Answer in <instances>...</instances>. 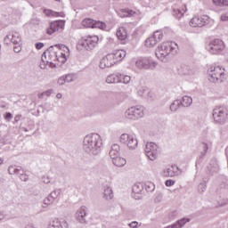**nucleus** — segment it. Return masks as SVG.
I'll return each mask as SVG.
<instances>
[{
    "instance_id": "f257e3e1",
    "label": "nucleus",
    "mask_w": 228,
    "mask_h": 228,
    "mask_svg": "<svg viewBox=\"0 0 228 228\" xmlns=\"http://www.w3.org/2000/svg\"><path fill=\"white\" fill-rule=\"evenodd\" d=\"M102 149V138L99 134H91L84 137L83 150L89 156H98Z\"/></svg>"
},
{
    "instance_id": "f03ea898",
    "label": "nucleus",
    "mask_w": 228,
    "mask_h": 228,
    "mask_svg": "<svg viewBox=\"0 0 228 228\" xmlns=\"http://www.w3.org/2000/svg\"><path fill=\"white\" fill-rule=\"evenodd\" d=\"M179 51V45L175 42H164L158 46V49L155 53L158 60L160 61H167V56L169 54H177Z\"/></svg>"
},
{
    "instance_id": "7ed1b4c3",
    "label": "nucleus",
    "mask_w": 228,
    "mask_h": 228,
    "mask_svg": "<svg viewBox=\"0 0 228 228\" xmlns=\"http://www.w3.org/2000/svg\"><path fill=\"white\" fill-rule=\"evenodd\" d=\"M126 58V51L117 50L112 53H108L100 61V69H110L118 61H122Z\"/></svg>"
},
{
    "instance_id": "20e7f679",
    "label": "nucleus",
    "mask_w": 228,
    "mask_h": 228,
    "mask_svg": "<svg viewBox=\"0 0 228 228\" xmlns=\"http://www.w3.org/2000/svg\"><path fill=\"white\" fill-rule=\"evenodd\" d=\"M208 81L211 83H217V81L222 83L225 79V69L222 66H211L208 69Z\"/></svg>"
},
{
    "instance_id": "39448f33",
    "label": "nucleus",
    "mask_w": 228,
    "mask_h": 228,
    "mask_svg": "<svg viewBox=\"0 0 228 228\" xmlns=\"http://www.w3.org/2000/svg\"><path fill=\"white\" fill-rule=\"evenodd\" d=\"M145 109L140 105L132 106L125 111V118L127 120H138L144 115Z\"/></svg>"
},
{
    "instance_id": "423d86ee",
    "label": "nucleus",
    "mask_w": 228,
    "mask_h": 228,
    "mask_svg": "<svg viewBox=\"0 0 228 228\" xmlns=\"http://www.w3.org/2000/svg\"><path fill=\"white\" fill-rule=\"evenodd\" d=\"M41 61L47 65L49 63L50 67L54 65V61H58V51L56 47L50 46L41 56Z\"/></svg>"
},
{
    "instance_id": "0eeeda50",
    "label": "nucleus",
    "mask_w": 228,
    "mask_h": 228,
    "mask_svg": "<svg viewBox=\"0 0 228 228\" xmlns=\"http://www.w3.org/2000/svg\"><path fill=\"white\" fill-rule=\"evenodd\" d=\"M212 117L216 124L224 125L227 122L228 111L224 107H217L213 110Z\"/></svg>"
},
{
    "instance_id": "6e6552de",
    "label": "nucleus",
    "mask_w": 228,
    "mask_h": 228,
    "mask_svg": "<svg viewBox=\"0 0 228 228\" xmlns=\"http://www.w3.org/2000/svg\"><path fill=\"white\" fill-rule=\"evenodd\" d=\"M120 143L126 145L130 151H134L138 147V140L132 134H122L119 137Z\"/></svg>"
},
{
    "instance_id": "1a4fd4ad",
    "label": "nucleus",
    "mask_w": 228,
    "mask_h": 228,
    "mask_svg": "<svg viewBox=\"0 0 228 228\" xmlns=\"http://www.w3.org/2000/svg\"><path fill=\"white\" fill-rule=\"evenodd\" d=\"M207 49L211 54H220L225 49V45L221 39H213L207 46Z\"/></svg>"
},
{
    "instance_id": "9d476101",
    "label": "nucleus",
    "mask_w": 228,
    "mask_h": 228,
    "mask_svg": "<svg viewBox=\"0 0 228 228\" xmlns=\"http://www.w3.org/2000/svg\"><path fill=\"white\" fill-rule=\"evenodd\" d=\"M208 24H209V16L208 15L195 16L189 22L191 28H204Z\"/></svg>"
},
{
    "instance_id": "9b49d317",
    "label": "nucleus",
    "mask_w": 228,
    "mask_h": 228,
    "mask_svg": "<svg viewBox=\"0 0 228 228\" xmlns=\"http://www.w3.org/2000/svg\"><path fill=\"white\" fill-rule=\"evenodd\" d=\"M4 44L7 45L9 44H13L14 45H21L22 38L20 37V34L17 31L9 32L6 37L4 38Z\"/></svg>"
},
{
    "instance_id": "f8f14e48",
    "label": "nucleus",
    "mask_w": 228,
    "mask_h": 228,
    "mask_svg": "<svg viewBox=\"0 0 228 228\" xmlns=\"http://www.w3.org/2000/svg\"><path fill=\"white\" fill-rule=\"evenodd\" d=\"M158 145L154 142H147L145 148V154L151 161H154L158 159V154L159 151H158Z\"/></svg>"
},
{
    "instance_id": "ddd939ff",
    "label": "nucleus",
    "mask_w": 228,
    "mask_h": 228,
    "mask_svg": "<svg viewBox=\"0 0 228 228\" xmlns=\"http://www.w3.org/2000/svg\"><path fill=\"white\" fill-rule=\"evenodd\" d=\"M157 66H158V63L147 58L138 59L135 61V67H137V69H156Z\"/></svg>"
},
{
    "instance_id": "4468645a",
    "label": "nucleus",
    "mask_w": 228,
    "mask_h": 228,
    "mask_svg": "<svg viewBox=\"0 0 228 228\" xmlns=\"http://www.w3.org/2000/svg\"><path fill=\"white\" fill-rule=\"evenodd\" d=\"M99 42V37L97 36H88L86 37L82 45L86 49V51H92L93 49H95V45H97V43Z\"/></svg>"
},
{
    "instance_id": "2eb2a0df",
    "label": "nucleus",
    "mask_w": 228,
    "mask_h": 228,
    "mask_svg": "<svg viewBox=\"0 0 228 228\" xmlns=\"http://www.w3.org/2000/svg\"><path fill=\"white\" fill-rule=\"evenodd\" d=\"M181 175V169L177 165H172L163 169L162 176L163 177H177Z\"/></svg>"
},
{
    "instance_id": "dca6fc26",
    "label": "nucleus",
    "mask_w": 228,
    "mask_h": 228,
    "mask_svg": "<svg viewBox=\"0 0 228 228\" xmlns=\"http://www.w3.org/2000/svg\"><path fill=\"white\" fill-rule=\"evenodd\" d=\"M65 28V21L64 20H56L50 23L49 28L46 30L47 35H53L56 33V31H61Z\"/></svg>"
},
{
    "instance_id": "f3484780",
    "label": "nucleus",
    "mask_w": 228,
    "mask_h": 228,
    "mask_svg": "<svg viewBox=\"0 0 228 228\" xmlns=\"http://www.w3.org/2000/svg\"><path fill=\"white\" fill-rule=\"evenodd\" d=\"M88 215V208L86 206L80 207L75 214V218L79 224H86V216Z\"/></svg>"
},
{
    "instance_id": "a211bd4d",
    "label": "nucleus",
    "mask_w": 228,
    "mask_h": 228,
    "mask_svg": "<svg viewBox=\"0 0 228 228\" xmlns=\"http://www.w3.org/2000/svg\"><path fill=\"white\" fill-rule=\"evenodd\" d=\"M49 228H69L65 219H54L50 223Z\"/></svg>"
},
{
    "instance_id": "6ab92c4d",
    "label": "nucleus",
    "mask_w": 228,
    "mask_h": 228,
    "mask_svg": "<svg viewBox=\"0 0 228 228\" xmlns=\"http://www.w3.org/2000/svg\"><path fill=\"white\" fill-rule=\"evenodd\" d=\"M132 197L138 200L142 199V191H143V186L142 184H134L132 188Z\"/></svg>"
},
{
    "instance_id": "aec40b11",
    "label": "nucleus",
    "mask_w": 228,
    "mask_h": 228,
    "mask_svg": "<svg viewBox=\"0 0 228 228\" xmlns=\"http://www.w3.org/2000/svg\"><path fill=\"white\" fill-rule=\"evenodd\" d=\"M186 5H182L181 8L177 6L173 7V15L175 19H183L184 17V13H186Z\"/></svg>"
},
{
    "instance_id": "412c9836",
    "label": "nucleus",
    "mask_w": 228,
    "mask_h": 228,
    "mask_svg": "<svg viewBox=\"0 0 228 228\" xmlns=\"http://www.w3.org/2000/svg\"><path fill=\"white\" fill-rule=\"evenodd\" d=\"M120 156V145L115 143L110 147V157L112 159L118 158Z\"/></svg>"
},
{
    "instance_id": "4be33fe9",
    "label": "nucleus",
    "mask_w": 228,
    "mask_h": 228,
    "mask_svg": "<svg viewBox=\"0 0 228 228\" xmlns=\"http://www.w3.org/2000/svg\"><path fill=\"white\" fill-rule=\"evenodd\" d=\"M103 199L105 200H111L113 199V189L109 185H105L103 188Z\"/></svg>"
},
{
    "instance_id": "5701e85b",
    "label": "nucleus",
    "mask_w": 228,
    "mask_h": 228,
    "mask_svg": "<svg viewBox=\"0 0 228 228\" xmlns=\"http://www.w3.org/2000/svg\"><path fill=\"white\" fill-rule=\"evenodd\" d=\"M44 13H45L47 17H65V12H58L49 9H45Z\"/></svg>"
},
{
    "instance_id": "b1692460",
    "label": "nucleus",
    "mask_w": 228,
    "mask_h": 228,
    "mask_svg": "<svg viewBox=\"0 0 228 228\" xmlns=\"http://www.w3.org/2000/svg\"><path fill=\"white\" fill-rule=\"evenodd\" d=\"M192 103H193V99L186 95L182 98V101H180V104L181 106H183V108H189V106H191Z\"/></svg>"
},
{
    "instance_id": "393cba45",
    "label": "nucleus",
    "mask_w": 228,
    "mask_h": 228,
    "mask_svg": "<svg viewBox=\"0 0 228 228\" xmlns=\"http://www.w3.org/2000/svg\"><path fill=\"white\" fill-rule=\"evenodd\" d=\"M106 83L109 85L113 83H119V73L109 75L106 78Z\"/></svg>"
},
{
    "instance_id": "a878e982",
    "label": "nucleus",
    "mask_w": 228,
    "mask_h": 228,
    "mask_svg": "<svg viewBox=\"0 0 228 228\" xmlns=\"http://www.w3.org/2000/svg\"><path fill=\"white\" fill-rule=\"evenodd\" d=\"M54 47H55V49H58L57 54L58 53H62V54L68 53V56H70V50L65 45H55ZM65 49H66L67 53L65 52Z\"/></svg>"
},
{
    "instance_id": "bb28decb",
    "label": "nucleus",
    "mask_w": 228,
    "mask_h": 228,
    "mask_svg": "<svg viewBox=\"0 0 228 228\" xmlns=\"http://www.w3.org/2000/svg\"><path fill=\"white\" fill-rule=\"evenodd\" d=\"M116 35L118 40H126V38H127V31H126V28L124 27L119 28Z\"/></svg>"
},
{
    "instance_id": "cd10ccee",
    "label": "nucleus",
    "mask_w": 228,
    "mask_h": 228,
    "mask_svg": "<svg viewBox=\"0 0 228 228\" xmlns=\"http://www.w3.org/2000/svg\"><path fill=\"white\" fill-rule=\"evenodd\" d=\"M137 12L131 10V9H122L119 12V17H134V15H136Z\"/></svg>"
},
{
    "instance_id": "c85d7f7f",
    "label": "nucleus",
    "mask_w": 228,
    "mask_h": 228,
    "mask_svg": "<svg viewBox=\"0 0 228 228\" xmlns=\"http://www.w3.org/2000/svg\"><path fill=\"white\" fill-rule=\"evenodd\" d=\"M112 163H113V165H115V167H124V165H126V159L118 156V157L112 159Z\"/></svg>"
},
{
    "instance_id": "c756f323",
    "label": "nucleus",
    "mask_w": 228,
    "mask_h": 228,
    "mask_svg": "<svg viewBox=\"0 0 228 228\" xmlns=\"http://www.w3.org/2000/svg\"><path fill=\"white\" fill-rule=\"evenodd\" d=\"M119 83H123V85H129V83H131V76L119 73Z\"/></svg>"
},
{
    "instance_id": "7c9ffc66",
    "label": "nucleus",
    "mask_w": 228,
    "mask_h": 228,
    "mask_svg": "<svg viewBox=\"0 0 228 228\" xmlns=\"http://www.w3.org/2000/svg\"><path fill=\"white\" fill-rule=\"evenodd\" d=\"M200 149H201L200 154V159H202L208 154V151L209 149V146L206 142H202L200 145Z\"/></svg>"
},
{
    "instance_id": "2f4dec72",
    "label": "nucleus",
    "mask_w": 228,
    "mask_h": 228,
    "mask_svg": "<svg viewBox=\"0 0 228 228\" xmlns=\"http://www.w3.org/2000/svg\"><path fill=\"white\" fill-rule=\"evenodd\" d=\"M94 22L95 20H94L93 19L86 18L81 22V25L84 28H94Z\"/></svg>"
},
{
    "instance_id": "473e14b6",
    "label": "nucleus",
    "mask_w": 228,
    "mask_h": 228,
    "mask_svg": "<svg viewBox=\"0 0 228 228\" xmlns=\"http://www.w3.org/2000/svg\"><path fill=\"white\" fill-rule=\"evenodd\" d=\"M159 41H157L155 39V37H153V36H151V37H149L148 39L145 40V45L146 47H154V45H156V44H158Z\"/></svg>"
},
{
    "instance_id": "72a5a7b5",
    "label": "nucleus",
    "mask_w": 228,
    "mask_h": 228,
    "mask_svg": "<svg viewBox=\"0 0 228 228\" xmlns=\"http://www.w3.org/2000/svg\"><path fill=\"white\" fill-rule=\"evenodd\" d=\"M180 106H181V100H175L171 103L170 110L173 112L177 111Z\"/></svg>"
},
{
    "instance_id": "f704fd0d",
    "label": "nucleus",
    "mask_w": 228,
    "mask_h": 228,
    "mask_svg": "<svg viewBox=\"0 0 228 228\" xmlns=\"http://www.w3.org/2000/svg\"><path fill=\"white\" fill-rule=\"evenodd\" d=\"M9 174H16V175H20L24 170H22L20 167H10L9 169Z\"/></svg>"
},
{
    "instance_id": "c9c22d12",
    "label": "nucleus",
    "mask_w": 228,
    "mask_h": 228,
    "mask_svg": "<svg viewBox=\"0 0 228 228\" xmlns=\"http://www.w3.org/2000/svg\"><path fill=\"white\" fill-rule=\"evenodd\" d=\"M188 222H190V218H183V219L178 220L174 224L176 225V228H183V227H184V224H188Z\"/></svg>"
},
{
    "instance_id": "e433bc0d",
    "label": "nucleus",
    "mask_w": 228,
    "mask_h": 228,
    "mask_svg": "<svg viewBox=\"0 0 228 228\" xmlns=\"http://www.w3.org/2000/svg\"><path fill=\"white\" fill-rule=\"evenodd\" d=\"M65 53H59L61 54L59 57H58V61L59 63H65L67 61V58H69V53H67V48H65Z\"/></svg>"
},
{
    "instance_id": "4c0bfd02",
    "label": "nucleus",
    "mask_w": 228,
    "mask_h": 228,
    "mask_svg": "<svg viewBox=\"0 0 228 228\" xmlns=\"http://www.w3.org/2000/svg\"><path fill=\"white\" fill-rule=\"evenodd\" d=\"M53 202H54V200L49 195L48 197H46L44 200L43 202V208H47V206H51V204H53Z\"/></svg>"
},
{
    "instance_id": "58836bf2",
    "label": "nucleus",
    "mask_w": 228,
    "mask_h": 228,
    "mask_svg": "<svg viewBox=\"0 0 228 228\" xmlns=\"http://www.w3.org/2000/svg\"><path fill=\"white\" fill-rule=\"evenodd\" d=\"M180 72L182 76H190V74H191V69H190V67L188 66H183L181 68Z\"/></svg>"
},
{
    "instance_id": "ea45409f",
    "label": "nucleus",
    "mask_w": 228,
    "mask_h": 228,
    "mask_svg": "<svg viewBox=\"0 0 228 228\" xmlns=\"http://www.w3.org/2000/svg\"><path fill=\"white\" fill-rule=\"evenodd\" d=\"M94 28H97L98 29H106V23L102 22V21H97V20H94Z\"/></svg>"
},
{
    "instance_id": "a19ab883",
    "label": "nucleus",
    "mask_w": 228,
    "mask_h": 228,
    "mask_svg": "<svg viewBox=\"0 0 228 228\" xmlns=\"http://www.w3.org/2000/svg\"><path fill=\"white\" fill-rule=\"evenodd\" d=\"M216 6H228V0H213Z\"/></svg>"
},
{
    "instance_id": "79ce46f5",
    "label": "nucleus",
    "mask_w": 228,
    "mask_h": 228,
    "mask_svg": "<svg viewBox=\"0 0 228 228\" xmlns=\"http://www.w3.org/2000/svg\"><path fill=\"white\" fill-rule=\"evenodd\" d=\"M151 37H155L157 42H159L161 38H163V33H161V31L159 30H157L153 33Z\"/></svg>"
},
{
    "instance_id": "37998d69",
    "label": "nucleus",
    "mask_w": 228,
    "mask_h": 228,
    "mask_svg": "<svg viewBox=\"0 0 228 228\" xmlns=\"http://www.w3.org/2000/svg\"><path fill=\"white\" fill-rule=\"evenodd\" d=\"M61 193V191L60 189H57V190L52 191L50 196L52 197V199L53 200H56V199H58V197H60Z\"/></svg>"
},
{
    "instance_id": "c03bdc74",
    "label": "nucleus",
    "mask_w": 228,
    "mask_h": 228,
    "mask_svg": "<svg viewBox=\"0 0 228 228\" xmlns=\"http://www.w3.org/2000/svg\"><path fill=\"white\" fill-rule=\"evenodd\" d=\"M64 79L66 83H72V81H76V77L72 74H68L64 76Z\"/></svg>"
},
{
    "instance_id": "a18cd8bd",
    "label": "nucleus",
    "mask_w": 228,
    "mask_h": 228,
    "mask_svg": "<svg viewBox=\"0 0 228 228\" xmlns=\"http://www.w3.org/2000/svg\"><path fill=\"white\" fill-rule=\"evenodd\" d=\"M206 188H208V185L206 184V183H200L198 185L199 193H204V191H206Z\"/></svg>"
},
{
    "instance_id": "49530a36",
    "label": "nucleus",
    "mask_w": 228,
    "mask_h": 228,
    "mask_svg": "<svg viewBox=\"0 0 228 228\" xmlns=\"http://www.w3.org/2000/svg\"><path fill=\"white\" fill-rule=\"evenodd\" d=\"M4 118L7 122H10L12 118H13V115L11 112H6L5 115L4 116Z\"/></svg>"
},
{
    "instance_id": "de8ad7c7",
    "label": "nucleus",
    "mask_w": 228,
    "mask_h": 228,
    "mask_svg": "<svg viewBox=\"0 0 228 228\" xmlns=\"http://www.w3.org/2000/svg\"><path fill=\"white\" fill-rule=\"evenodd\" d=\"M20 181H28V179H29V176H28V175L24 174V171L20 175Z\"/></svg>"
},
{
    "instance_id": "09e8293b",
    "label": "nucleus",
    "mask_w": 228,
    "mask_h": 228,
    "mask_svg": "<svg viewBox=\"0 0 228 228\" xmlns=\"http://www.w3.org/2000/svg\"><path fill=\"white\" fill-rule=\"evenodd\" d=\"M65 83H67L65 80V76H62L58 78V85L63 86V85H65Z\"/></svg>"
},
{
    "instance_id": "8fccbe9b",
    "label": "nucleus",
    "mask_w": 228,
    "mask_h": 228,
    "mask_svg": "<svg viewBox=\"0 0 228 228\" xmlns=\"http://www.w3.org/2000/svg\"><path fill=\"white\" fill-rule=\"evenodd\" d=\"M13 51L14 53H20V51H22V46H20V45H14Z\"/></svg>"
},
{
    "instance_id": "3c124183",
    "label": "nucleus",
    "mask_w": 228,
    "mask_h": 228,
    "mask_svg": "<svg viewBox=\"0 0 228 228\" xmlns=\"http://www.w3.org/2000/svg\"><path fill=\"white\" fill-rule=\"evenodd\" d=\"M165 184L167 187L174 186V184H175V181H174V180H167L165 182Z\"/></svg>"
},
{
    "instance_id": "603ef678",
    "label": "nucleus",
    "mask_w": 228,
    "mask_h": 228,
    "mask_svg": "<svg viewBox=\"0 0 228 228\" xmlns=\"http://www.w3.org/2000/svg\"><path fill=\"white\" fill-rule=\"evenodd\" d=\"M53 94V89H49L47 91L43 92V94L45 97H51V94Z\"/></svg>"
},
{
    "instance_id": "864d4df0",
    "label": "nucleus",
    "mask_w": 228,
    "mask_h": 228,
    "mask_svg": "<svg viewBox=\"0 0 228 228\" xmlns=\"http://www.w3.org/2000/svg\"><path fill=\"white\" fill-rule=\"evenodd\" d=\"M221 20L223 22H227L228 21V12L221 15Z\"/></svg>"
},
{
    "instance_id": "5fc2aeb1",
    "label": "nucleus",
    "mask_w": 228,
    "mask_h": 228,
    "mask_svg": "<svg viewBox=\"0 0 228 228\" xmlns=\"http://www.w3.org/2000/svg\"><path fill=\"white\" fill-rule=\"evenodd\" d=\"M208 170L213 174L214 172H218V166L216 164L214 167H208Z\"/></svg>"
},
{
    "instance_id": "6e6d98bb",
    "label": "nucleus",
    "mask_w": 228,
    "mask_h": 228,
    "mask_svg": "<svg viewBox=\"0 0 228 228\" xmlns=\"http://www.w3.org/2000/svg\"><path fill=\"white\" fill-rule=\"evenodd\" d=\"M43 182L45 183V184H49V183H51V178H49V176H44Z\"/></svg>"
},
{
    "instance_id": "4d7b16f0",
    "label": "nucleus",
    "mask_w": 228,
    "mask_h": 228,
    "mask_svg": "<svg viewBox=\"0 0 228 228\" xmlns=\"http://www.w3.org/2000/svg\"><path fill=\"white\" fill-rule=\"evenodd\" d=\"M44 47V43H36V49H37V51H40V49H42Z\"/></svg>"
},
{
    "instance_id": "13d9d810",
    "label": "nucleus",
    "mask_w": 228,
    "mask_h": 228,
    "mask_svg": "<svg viewBox=\"0 0 228 228\" xmlns=\"http://www.w3.org/2000/svg\"><path fill=\"white\" fill-rule=\"evenodd\" d=\"M129 227H131V228H136V227H138V222L134 221V222L130 223V224H129Z\"/></svg>"
},
{
    "instance_id": "bf43d9fd",
    "label": "nucleus",
    "mask_w": 228,
    "mask_h": 228,
    "mask_svg": "<svg viewBox=\"0 0 228 228\" xmlns=\"http://www.w3.org/2000/svg\"><path fill=\"white\" fill-rule=\"evenodd\" d=\"M20 118H22V115H16L14 118V121L17 123L19 122V120H20Z\"/></svg>"
},
{
    "instance_id": "052dcab7",
    "label": "nucleus",
    "mask_w": 228,
    "mask_h": 228,
    "mask_svg": "<svg viewBox=\"0 0 228 228\" xmlns=\"http://www.w3.org/2000/svg\"><path fill=\"white\" fill-rule=\"evenodd\" d=\"M145 92H147V90H145V89L139 90L138 94L141 95V96L145 95Z\"/></svg>"
},
{
    "instance_id": "680f3d73",
    "label": "nucleus",
    "mask_w": 228,
    "mask_h": 228,
    "mask_svg": "<svg viewBox=\"0 0 228 228\" xmlns=\"http://www.w3.org/2000/svg\"><path fill=\"white\" fill-rule=\"evenodd\" d=\"M61 97H63V95H62L61 93H58V94H56V98H57V99H61Z\"/></svg>"
},
{
    "instance_id": "e2e57ef3",
    "label": "nucleus",
    "mask_w": 228,
    "mask_h": 228,
    "mask_svg": "<svg viewBox=\"0 0 228 228\" xmlns=\"http://www.w3.org/2000/svg\"><path fill=\"white\" fill-rule=\"evenodd\" d=\"M38 99H42L43 97H45L44 93H41L37 95Z\"/></svg>"
},
{
    "instance_id": "0e129e2a",
    "label": "nucleus",
    "mask_w": 228,
    "mask_h": 228,
    "mask_svg": "<svg viewBox=\"0 0 228 228\" xmlns=\"http://www.w3.org/2000/svg\"><path fill=\"white\" fill-rule=\"evenodd\" d=\"M25 228H37V227H35V225H33V224H28Z\"/></svg>"
},
{
    "instance_id": "69168bd1",
    "label": "nucleus",
    "mask_w": 228,
    "mask_h": 228,
    "mask_svg": "<svg viewBox=\"0 0 228 228\" xmlns=\"http://www.w3.org/2000/svg\"><path fill=\"white\" fill-rule=\"evenodd\" d=\"M150 186H151L152 189H151V190H149V191H154V183H150Z\"/></svg>"
},
{
    "instance_id": "338daca9",
    "label": "nucleus",
    "mask_w": 228,
    "mask_h": 228,
    "mask_svg": "<svg viewBox=\"0 0 228 228\" xmlns=\"http://www.w3.org/2000/svg\"><path fill=\"white\" fill-rule=\"evenodd\" d=\"M3 218H4V216L3 215V213H0V222L1 220H3Z\"/></svg>"
},
{
    "instance_id": "774afa93",
    "label": "nucleus",
    "mask_w": 228,
    "mask_h": 228,
    "mask_svg": "<svg viewBox=\"0 0 228 228\" xmlns=\"http://www.w3.org/2000/svg\"><path fill=\"white\" fill-rule=\"evenodd\" d=\"M0 165H3V160H2V159H0Z\"/></svg>"
}]
</instances>
